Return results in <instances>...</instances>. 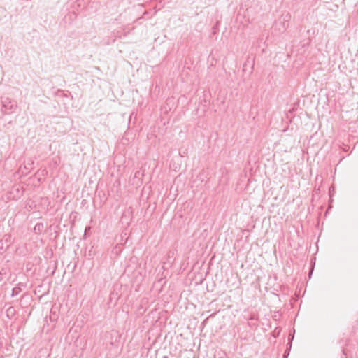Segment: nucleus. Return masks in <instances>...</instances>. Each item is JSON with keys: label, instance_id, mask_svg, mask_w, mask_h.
<instances>
[{"label": "nucleus", "instance_id": "1", "mask_svg": "<svg viewBox=\"0 0 358 358\" xmlns=\"http://www.w3.org/2000/svg\"><path fill=\"white\" fill-rule=\"evenodd\" d=\"M16 108L17 104L15 101L10 100L8 98H6L2 101L1 112L4 115H9L13 113Z\"/></svg>", "mask_w": 358, "mask_h": 358}, {"label": "nucleus", "instance_id": "2", "mask_svg": "<svg viewBox=\"0 0 358 358\" xmlns=\"http://www.w3.org/2000/svg\"><path fill=\"white\" fill-rule=\"evenodd\" d=\"M13 241L10 234H6L3 238L0 240V253L6 251Z\"/></svg>", "mask_w": 358, "mask_h": 358}, {"label": "nucleus", "instance_id": "3", "mask_svg": "<svg viewBox=\"0 0 358 358\" xmlns=\"http://www.w3.org/2000/svg\"><path fill=\"white\" fill-rule=\"evenodd\" d=\"M275 28L278 29L279 31L284 32L289 26V22L281 20H278L274 24Z\"/></svg>", "mask_w": 358, "mask_h": 358}, {"label": "nucleus", "instance_id": "4", "mask_svg": "<svg viewBox=\"0 0 358 358\" xmlns=\"http://www.w3.org/2000/svg\"><path fill=\"white\" fill-rule=\"evenodd\" d=\"M44 224L42 222L37 223L34 227V231L36 234H41L44 230Z\"/></svg>", "mask_w": 358, "mask_h": 358}, {"label": "nucleus", "instance_id": "5", "mask_svg": "<svg viewBox=\"0 0 358 358\" xmlns=\"http://www.w3.org/2000/svg\"><path fill=\"white\" fill-rule=\"evenodd\" d=\"M290 19H291V15L289 13L282 14L280 16V17L279 18V20H281V21L283 20L284 22L286 21L287 22H289Z\"/></svg>", "mask_w": 358, "mask_h": 358}, {"label": "nucleus", "instance_id": "6", "mask_svg": "<svg viewBox=\"0 0 358 358\" xmlns=\"http://www.w3.org/2000/svg\"><path fill=\"white\" fill-rule=\"evenodd\" d=\"M215 315H216V313H212L211 315H210L207 318H206V319L202 322L201 324H202L203 326H205V325L207 324L208 319H209V318H210V317H213Z\"/></svg>", "mask_w": 358, "mask_h": 358}, {"label": "nucleus", "instance_id": "7", "mask_svg": "<svg viewBox=\"0 0 358 358\" xmlns=\"http://www.w3.org/2000/svg\"><path fill=\"white\" fill-rule=\"evenodd\" d=\"M6 313H7V316L9 317V315L10 314L11 315H13L14 313H15V310L13 308V307H10L7 310H6Z\"/></svg>", "mask_w": 358, "mask_h": 358}, {"label": "nucleus", "instance_id": "8", "mask_svg": "<svg viewBox=\"0 0 358 358\" xmlns=\"http://www.w3.org/2000/svg\"><path fill=\"white\" fill-rule=\"evenodd\" d=\"M143 176V174L141 173L140 171H136V173H134V180L135 178H138L140 180V177Z\"/></svg>", "mask_w": 358, "mask_h": 358}, {"label": "nucleus", "instance_id": "9", "mask_svg": "<svg viewBox=\"0 0 358 358\" xmlns=\"http://www.w3.org/2000/svg\"><path fill=\"white\" fill-rule=\"evenodd\" d=\"M19 292H20V289H17V288H13L12 290L11 296L13 297L17 296Z\"/></svg>", "mask_w": 358, "mask_h": 358}, {"label": "nucleus", "instance_id": "10", "mask_svg": "<svg viewBox=\"0 0 358 358\" xmlns=\"http://www.w3.org/2000/svg\"><path fill=\"white\" fill-rule=\"evenodd\" d=\"M290 351H291V350H289V349H286V350H285V352H284L283 357H287V358H288V356L289 355Z\"/></svg>", "mask_w": 358, "mask_h": 358}, {"label": "nucleus", "instance_id": "11", "mask_svg": "<svg viewBox=\"0 0 358 358\" xmlns=\"http://www.w3.org/2000/svg\"><path fill=\"white\" fill-rule=\"evenodd\" d=\"M293 339H294V334L293 335L289 334V338H288L289 341V342L291 341V343H292Z\"/></svg>", "mask_w": 358, "mask_h": 358}, {"label": "nucleus", "instance_id": "12", "mask_svg": "<svg viewBox=\"0 0 358 358\" xmlns=\"http://www.w3.org/2000/svg\"><path fill=\"white\" fill-rule=\"evenodd\" d=\"M293 339H294V334L293 335L289 334V338H288L289 341V342L291 341V343H292Z\"/></svg>", "mask_w": 358, "mask_h": 358}, {"label": "nucleus", "instance_id": "13", "mask_svg": "<svg viewBox=\"0 0 358 358\" xmlns=\"http://www.w3.org/2000/svg\"><path fill=\"white\" fill-rule=\"evenodd\" d=\"M291 348H292V343H291V341H290V342L289 341V342L287 343V348H286V349H289V350H291Z\"/></svg>", "mask_w": 358, "mask_h": 358}, {"label": "nucleus", "instance_id": "14", "mask_svg": "<svg viewBox=\"0 0 358 358\" xmlns=\"http://www.w3.org/2000/svg\"><path fill=\"white\" fill-rule=\"evenodd\" d=\"M149 14V12L148 11H145L143 13V15H148Z\"/></svg>", "mask_w": 358, "mask_h": 358}, {"label": "nucleus", "instance_id": "15", "mask_svg": "<svg viewBox=\"0 0 358 358\" xmlns=\"http://www.w3.org/2000/svg\"><path fill=\"white\" fill-rule=\"evenodd\" d=\"M329 192H334V189H329Z\"/></svg>", "mask_w": 358, "mask_h": 358}, {"label": "nucleus", "instance_id": "16", "mask_svg": "<svg viewBox=\"0 0 358 358\" xmlns=\"http://www.w3.org/2000/svg\"><path fill=\"white\" fill-rule=\"evenodd\" d=\"M329 192H334V189H329Z\"/></svg>", "mask_w": 358, "mask_h": 358}, {"label": "nucleus", "instance_id": "17", "mask_svg": "<svg viewBox=\"0 0 358 358\" xmlns=\"http://www.w3.org/2000/svg\"><path fill=\"white\" fill-rule=\"evenodd\" d=\"M163 358H167V357L166 356H164Z\"/></svg>", "mask_w": 358, "mask_h": 358}, {"label": "nucleus", "instance_id": "18", "mask_svg": "<svg viewBox=\"0 0 358 358\" xmlns=\"http://www.w3.org/2000/svg\"><path fill=\"white\" fill-rule=\"evenodd\" d=\"M283 358H287V357H283Z\"/></svg>", "mask_w": 358, "mask_h": 358}]
</instances>
